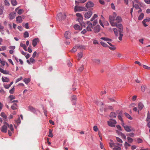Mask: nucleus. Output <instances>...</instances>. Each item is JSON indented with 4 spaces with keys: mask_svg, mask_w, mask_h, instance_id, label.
Here are the masks:
<instances>
[{
    "mask_svg": "<svg viewBox=\"0 0 150 150\" xmlns=\"http://www.w3.org/2000/svg\"><path fill=\"white\" fill-rule=\"evenodd\" d=\"M117 16V14L115 12H113L112 15L109 16V22L111 25L113 27H114L115 25V22L114 21L115 20L116 17Z\"/></svg>",
    "mask_w": 150,
    "mask_h": 150,
    "instance_id": "f257e3e1",
    "label": "nucleus"
},
{
    "mask_svg": "<svg viewBox=\"0 0 150 150\" xmlns=\"http://www.w3.org/2000/svg\"><path fill=\"white\" fill-rule=\"evenodd\" d=\"M144 107V104L142 102H139L138 104V108L136 107H134L133 108L134 112H139L142 110Z\"/></svg>",
    "mask_w": 150,
    "mask_h": 150,
    "instance_id": "f03ea898",
    "label": "nucleus"
},
{
    "mask_svg": "<svg viewBox=\"0 0 150 150\" xmlns=\"http://www.w3.org/2000/svg\"><path fill=\"white\" fill-rule=\"evenodd\" d=\"M86 11H87V9L84 7L77 6H76L74 7V11L75 12Z\"/></svg>",
    "mask_w": 150,
    "mask_h": 150,
    "instance_id": "7ed1b4c3",
    "label": "nucleus"
},
{
    "mask_svg": "<svg viewBox=\"0 0 150 150\" xmlns=\"http://www.w3.org/2000/svg\"><path fill=\"white\" fill-rule=\"evenodd\" d=\"M66 16L65 14H64V15L62 13H60L57 14V19L61 21L64 19L66 18Z\"/></svg>",
    "mask_w": 150,
    "mask_h": 150,
    "instance_id": "20e7f679",
    "label": "nucleus"
},
{
    "mask_svg": "<svg viewBox=\"0 0 150 150\" xmlns=\"http://www.w3.org/2000/svg\"><path fill=\"white\" fill-rule=\"evenodd\" d=\"M116 24L114 26H116L119 29V32L120 33H122L123 31V27L121 24L120 23L117 24L116 23Z\"/></svg>",
    "mask_w": 150,
    "mask_h": 150,
    "instance_id": "39448f33",
    "label": "nucleus"
},
{
    "mask_svg": "<svg viewBox=\"0 0 150 150\" xmlns=\"http://www.w3.org/2000/svg\"><path fill=\"white\" fill-rule=\"evenodd\" d=\"M117 122L115 120H112L108 121V125L111 127H114Z\"/></svg>",
    "mask_w": 150,
    "mask_h": 150,
    "instance_id": "423d86ee",
    "label": "nucleus"
},
{
    "mask_svg": "<svg viewBox=\"0 0 150 150\" xmlns=\"http://www.w3.org/2000/svg\"><path fill=\"white\" fill-rule=\"evenodd\" d=\"M94 4L91 1H89L86 4V7L87 8H90L94 6Z\"/></svg>",
    "mask_w": 150,
    "mask_h": 150,
    "instance_id": "0eeeda50",
    "label": "nucleus"
},
{
    "mask_svg": "<svg viewBox=\"0 0 150 150\" xmlns=\"http://www.w3.org/2000/svg\"><path fill=\"white\" fill-rule=\"evenodd\" d=\"M92 14L93 13L91 11H88L85 14V17L86 18H89L91 16Z\"/></svg>",
    "mask_w": 150,
    "mask_h": 150,
    "instance_id": "6e6552de",
    "label": "nucleus"
},
{
    "mask_svg": "<svg viewBox=\"0 0 150 150\" xmlns=\"http://www.w3.org/2000/svg\"><path fill=\"white\" fill-rule=\"evenodd\" d=\"M113 110L114 109L110 105L104 108V111L105 112L112 111H113Z\"/></svg>",
    "mask_w": 150,
    "mask_h": 150,
    "instance_id": "1a4fd4ad",
    "label": "nucleus"
},
{
    "mask_svg": "<svg viewBox=\"0 0 150 150\" xmlns=\"http://www.w3.org/2000/svg\"><path fill=\"white\" fill-rule=\"evenodd\" d=\"M8 127V126H7L6 125H3L1 128V131L3 132L6 133L7 131V127Z\"/></svg>",
    "mask_w": 150,
    "mask_h": 150,
    "instance_id": "9d476101",
    "label": "nucleus"
},
{
    "mask_svg": "<svg viewBox=\"0 0 150 150\" xmlns=\"http://www.w3.org/2000/svg\"><path fill=\"white\" fill-rule=\"evenodd\" d=\"M16 16V12H13L9 14V18L10 19H13Z\"/></svg>",
    "mask_w": 150,
    "mask_h": 150,
    "instance_id": "9b49d317",
    "label": "nucleus"
},
{
    "mask_svg": "<svg viewBox=\"0 0 150 150\" xmlns=\"http://www.w3.org/2000/svg\"><path fill=\"white\" fill-rule=\"evenodd\" d=\"M38 38H36L33 40L32 45L33 47H35L37 45L38 42L39 41Z\"/></svg>",
    "mask_w": 150,
    "mask_h": 150,
    "instance_id": "f8f14e48",
    "label": "nucleus"
},
{
    "mask_svg": "<svg viewBox=\"0 0 150 150\" xmlns=\"http://www.w3.org/2000/svg\"><path fill=\"white\" fill-rule=\"evenodd\" d=\"M71 33L69 31L66 32L64 34V36L66 39H69L71 37Z\"/></svg>",
    "mask_w": 150,
    "mask_h": 150,
    "instance_id": "ddd939ff",
    "label": "nucleus"
},
{
    "mask_svg": "<svg viewBox=\"0 0 150 150\" xmlns=\"http://www.w3.org/2000/svg\"><path fill=\"white\" fill-rule=\"evenodd\" d=\"M0 71L4 74H10V72L9 71L4 70L1 67H0Z\"/></svg>",
    "mask_w": 150,
    "mask_h": 150,
    "instance_id": "4468645a",
    "label": "nucleus"
},
{
    "mask_svg": "<svg viewBox=\"0 0 150 150\" xmlns=\"http://www.w3.org/2000/svg\"><path fill=\"white\" fill-rule=\"evenodd\" d=\"M117 144L119 146H115L113 149V150H121V148L120 147V146H122V144L119 143H117Z\"/></svg>",
    "mask_w": 150,
    "mask_h": 150,
    "instance_id": "2eb2a0df",
    "label": "nucleus"
},
{
    "mask_svg": "<svg viewBox=\"0 0 150 150\" xmlns=\"http://www.w3.org/2000/svg\"><path fill=\"white\" fill-rule=\"evenodd\" d=\"M116 131L117 133H118V134L119 135H120L123 139H126V136L124 134L122 133L121 132H120L118 130H116Z\"/></svg>",
    "mask_w": 150,
    "mask_h": 150,
    "instance_id": "dca6fc26",
    "label": "nucleus"
},
{
    "mask_svg": "<svg viewBox=\"0 0 150 150\" xmlns=\"http://www.w3.org/2000/svg\"><path fill=\"white\" fill-rule=\"evenodd\" d=\"M100 28L99 25H97L94 28V31L95 33H98L99 32Z\"/></svg>",
    "mask_w": 150,
    "mask_h": 150,
    "instance_id": "f3484780",
    "label": "nucleus"
},
{
    "mask_svg": "<svg viewBox=\"0 0 150 150\" xmlns=\"http://www.w3.org/2000/svg\"><path fill=\"white\" fill-rule=\"evenodd\" d=\"M28 109L31 112H36L38 111L37 110H36L34 108L31 106H29L28 107Z\"/></svg>",
    "mask_w": 150,
    "mask_h": 150,
    "instance_id": "a211bd4d",
    "label": "nucleus"
},
{
    "mask_svg": "<svg viewBox=\"0 0 150 150\" xmlns=\"http://www.w3.org/2000/svg\"><path fill=\"white\" fill-rule=\"evenodd\" d=\"M22 18L21 16H18L16 18V21L19 23H21L23 21Z\"/></svg>",
    "mask_w": 150,
    "mask_h": 150,
    "instance_id": "6ab92c4d",
    "label": "nucleus"
},
{
    "mask_svg": "<svg viewBox=\"0 0 150 150\" xmlns=\"http://www.w3.org/2000/svg\"><path fill=\"white\" fill-rule=\"evenodd\" d=\"M2 81L4 82H8L9 81V79L7 77H2L1 78Z\"/></svg>",
    "mask_w": 150,
    "mask_h": 150,
    "instance_id": "aec40b11",
    "label": "nucleus"
},
{
    "mask_svg": "<svg viewBox=\"0 0 150 150\" xmlns=\"http://www.w3.org/2000/svg\"><path fill=\"white\" fill-rule=\"evenodd\" d=\"M115 20L117 23H120L122 21V19L120 16H118L115 18Z\"/></svg>",
    "mask_w": 150,
    "mask_h": 150,
    "instance_id": "412c9836",
    "label": "nucleus"
},
{
    "mask_svg": "<svg viewBox=\"0 0 150 150\" xmlns=\"http://www.w3.org/2000/svg\"><path fill=\"white\" fill-rule=\"evenodd\" d=\"M74 27L75 30H81L82 29V28L78 25L75 24L74 25Z\"/></svg>",
    "mask_w": 150,
    "mask_h": 150,
    "instance_id": "4be33fe9",
    "label": "nucleus"
},
{
    "mask_svg": "<svg viewBox=\"0 0 150 150\" xmlns=\"http://www.w3.org/2000/svg\"><path fill=\"white\" fill-rule=\"evenodd\" d=\"M108 43L111 46V47L108 46V47L111 50H114L116 49V48L114 46L112 45L109 42H108Z\"/></svg>",
    "mask_w": 150,
    "mask_h": 150,
    "instance_id": "5701e85b",
    "label": "nucleus"
},
{
    "mask_svg": "<svg viewBox=\"0 0 150 150\" xmlns=\"http://www.w3.org/2000/svg\"><path fill=\"white\" fill-rule=\"evenodd\" d=\"M124 128L127 132H130L131 131L130 127L126 125L124 126Z\"/></svg>",
    "mask_w": 150,
    "mask_h": 150,
    "instance_id": "b1692460",
    "label": "nucleus"
},
{
    "mask_svg": "<svg viewBox=\"0 0 150 150\" xmlns=\"http://www.w3.org/2000/svg\"><path fill=\"white\" fill-rule=\"evenodd\" d=\"M76 96H73L71 97V100L73 101V104L75 105L76 101Z\"/></svg>",
    "mask_w": 150,
    "mask_h": 150,
    "instance_id": "393cba45",
    "label": "nucleus"
},
{
    "mask_svg": "<svg viewBox=\"0 0 150 150\" xmlns=\"http://www.w3.org/2000/svg\"><path fill=\"white\" fill-rule=\"evenodd\" d=\"M30 80L29 78H25L23 79V81L26 84H28L30 81Z\"/></svg>",
    "mask_w": 150,
    "mask_h": 150,
    "instance_id": "a878e982",
    "label": "nucleus"
},
{
    "mask_svg": "<svg viewBox=\"0 0 150 150\" xmlns=\"http://www.w3.org/2000/svg\"><path fill=\"white\" fill-rule=\"evenodd\" d=\"M83 55V54L81 52H80L78 54V60H79L82 57Z\"/></svg>",
    "mask_w": 150,
    "mask_h": 150,
    "instance_id": "bb28decb",
    "label": "nucleus"
},
{
    "mask_svg": "<svg viewBox=\"0 0 150 150\" xmlns=\"http://www.w3.org/2000/svg\"><path fill=\"white\" fill-rule=\"evenodd\" d=\"M138 4L137 3L135 4V3H133V8L134 7L136 9H138L140 7Z\"/></svg>",
    "mask_w": 150,
    "mask_h": 150,
    "instance_id": "cd10ccee",
    "label": "nucleus"
},
{
    "mask_svg": "<svg viewBox=\"0 0 150 150\" xmlns=\"http://www.w3.org/2000/svg\"><path fill=\"white\" fill-rule=\"evenodd\" d=\"M20 46L23 47V49L25 51H27V47L25 44H23L22 43H21Z\"/></svg>",
    "mask_w": 150,
    "mask_h": 150,
    "instance_id": "c85d7f7f",
    "label": "nucleus"
},
{
    "mask_svg": "<svg viewBox=\"0 0 150 150\" xmlns=\"http://www.w3.org/2000/svg\"><path fill=\"white\" fill-rule=\"evenodd\" d=\"M11 2L12 5L13 6H15L17 4V2L16 0H11Z\"/></svg>",
    "mask_w": 150,
    "mask_h": 150,
    "instance_id": "c756f323",
    "label": "nucleus"
},
{
    "mask_svg": "<svg viewBox=\"0 0 150 150\" xmlns=\"http://www.w3.org/2000/svg\"><path fill=\"white\" fill-rule=\"evenodd\" d=\"M8 98L10 100L9 101H12V100L15 98V97L13 95H11L8 96Z\"/></svg>",
    "mask_w": 150,
    "mask_h": 150,
    "instance_id": "7c9ffc66",
    "label": "nucleus"
},
{
    "mask_svg": "<svg viewBox=\"0 0 150 150\" xmlns=\"http://www.w3.org/2000/svg\"><path fill=\"white\" fill-rule=\"evenodd\" d=\"M78 48V47L77 46H75L73 47V49L71 50V52H75L76 51L77 48Z\"/></svg>",
    "mask_w": 150,
    "mask_h": 150,
    "instance_id": "2f4dec72",
    "label": "nucleus"
},
{
    "mask_svg": "<svg viewBox=\"0 0 150 150\" xmlns=\"http://www.w3.org/2000/svg\"><path fill=\"white\" fill-rule=\"evenodd\" d=\"M17 105L16 103H14L12 106H11V108L13 110H15L17 108Z\"/></svg>",
    "mask_w": 150,
    "mask_h": 150,
    "instance_id": "473e14b6",
    "label": "nucleus"
},
{
    "mask_svg": "<svg viewBox=\"0 0 150 150\" xmlns=\"http://www.w3.org/2000/svg\"><path fill=\"white\" fill-rule=\"evenodd\" d=\"M116 116L115 113H110V117L111 118H115Z\"/></svg>",
    "mask_w": 150,
    "mask_h": 150,
    "instance_id": "72a5a7b5",
    "label": "nucleus"
},
{
    "mask_svg": "<svg viewBox=\"0 0 150 150\" xmlns=\"http://www.w3.org/2000/svg\"><path fill=\"white\" fill-rule=\"evenodd\" d=\"M100 39L102 40L106 41H111V39H110L109 38L105 37H102L100 38Z\"/></svg>",
    "mask_w": 150,
    "mask_h": 150,
    "instance_id": "f704fd0d",
    "label": "nucleus"
},
{
    "mask_svg": "<svg viewBox=\"0 0 150 150\" xmlns=\"http://www.w3.org/2000/svg\"><path fill=\"white\" fill-rule=\"evenodd\" d=\"M15 122L17 123V125H18L20 124L21 122V121L19 117L18 118L17 120H15Z\"/></svg>",
    "mask_w": 150,
    "mask_h": 150,
    "instance_id": "c9c22d12",
    "label": "nucleus"
},
{
    "mask_svg": "<svg viewBox=\"0 0 150 150\" xmlns=\"http://www.w3.org/2000/svg\"><path fill=\"white\" fill-rule=\"evenodd\" d=\"M125 115L126 116L127 118H129L130 120H132V117L130 115H129L128 113H125Z\"/></svg>",
    "mask_w": 150,
    "mask_h": 150,
    "instance_id": "e433bc0d",
    "label": "nucleus"
},
{
    "mask_svg": "<svg viewBox=\"0 0 150 150\" xmlns=\"http://www.w3.org/2000/svg\"><path fill=\"white\" fill-rule=\"evenodd\" d=\"M144 16V14L143 13H141L138 17V19L139 20H142Z\"/></svg>",
    "mask_w": 150,
    "mask_h": 150,
    "instance_id": "4c0bfd02",
    "label": "nucleus"
},
{
    "mask_svg": "<svg viewBox=\"0 0 150 150\" xmlns=\"http://www.w3.org/2000/svg\"><path fill=\"white\" fill-rule=\"evenodd\" d=\"M29 35L28 32L26 31L24 33V37L25 38H28L29 37Z\"/></svg>",
    "mask_w": 150,
    "mask_h": 150,
    "instance_id": "58836bf2",
    "label": "nucleus"
},
{
    "mask_svg": "<svg viewBox=\"0 0 150 150\" xmlns=\"http://www.w3.org/2000/svg\"><path fill=\"white\" fill-rule=\"evenodd\" d=\"M52 131L50 129H49V134L48 135V136L50 137H52L53 136V135L52 133Z\"/></svg>",
    "mask_w": 150,
    "mask_h": 150,
    "instance_id": "ea45409f",
    "label": "nucleus"
},
{
    "mask_svg": "<svg viewBox=\"0 0 150 150\" xmlns=\"http://www.w3.org/2000/svg\"><path fill=\"white\" fill-rule=\"evenodd\" d=\"M146 89V86L145 85H143L142 86L141 89L142 92H144Z\"/></svg>",
    "mask_w": 150,
    "mask_h": 150,
    "instance_id": "a19ab883",
    "label": "nucleus"
},
{
    "mask_svg": "<svg viewBox=\"0 0 150 150\" xmlns=\"http://www.w3.org/2000/svg\"><path fill=\"white\" fill-rule=\"evenodd\" d=\"M113 30L116 36H117L118 35V32L117 29L115 28H113Z\"/></svg>",
    "mask_w": 150,
    "mask_h": 150,
    "instance_id": "79ce46f5",
    "label": "nucleus"
},
{
    "mask_svg": "<svg viewBox=\"0 0 150 150\" xmlns=\"http://www.w3.org/2000/svg\"><path fill=\"white\" fill-rule=\"evenodd\" d=\"M24 12V10L23 9H20L18 10V11H17V13L19 15H21Z\"/></svg>",
    "mask_w": 150,
    "mask_h": 150,
    "instance_id": "37998d69",
    "label": "nucleus"
},
{
    "mask_svg": "<svg viewBox=\"0 0 150 150\" xmlns=\"http://www.w3.org/2000/svg\"><path fill=\"white\" fill-rule=\"evenodd\" d=\"M123 36V34H122V33H120L119 36L118 37L119 40L121 41L122 40V38Z\"/></svg>",
    "mask_w": 150,
    "mask_h": 150,
    "instance_id": "c03bdc74",
    "label": "nucleus"
},
{
    "mask_svg": "<svg viewBox=\"0 0 150 150\" xmlns=\"http://www.w3.org/2000/svg\"><path fill=\"white\" fill-rule=\"evenodd\" d=\"M100 44H101L104 47H108V45L105 43L104 42H100Z\"/></svg>",
    "mask_w": 150,
    "mask_h": 150,
    "instance_id": "a18cd8bd",
    "label": "nucleus"
},
{
    "mask_svg": "<svg viewBox=\"0 0 150 150\" xmlns=\"http://www.w3.org/2000/svg\"><path fill=\"white\" fill-rule=\"evenodd\" d=\"M146 121L148 122H150V115L149 113H148Z\"/></svg>",
    "mask_w": 150,
    "mask_h": 150,
    "instance_id": "49530a36",
    "label": "nucleus"
},
{
    "mask_svg": "<svg viewBox=\"0 0 150 150\" xmlns=\"http://www.w3.org/2000/svg\"><path fill=\"white\" fill-rule=\"evenodd\" d=\"M87 24L88 25V26L90 27H92L93 26V24L90 21H88L87 22Z\"/></svg>",
    "mask_w": 150,
    "mask_h": 150,
    "instance_id": "de8ad7c7",
    "label": "nucleus"
},
{
    "mask_svg": "<svg viewBox=\"0 0 150 150\" xmlns=\"http://www.w3.org/2000/svg\"><path fill=\"white\" fill-rule=\"evenodd\" d=\"M1 116L4 119H6L7 118V116L5 113H1Z\"/></svg>",
    "mask_w": 150,
    "mask_h": 150,
    "instance_id": "09e8293b",
    "label": "nucleus"
},
{
    "mask_svg": "<svg viewBox=\"0 0 150 150\" xmlns=\"http://www.w3.org/2000/svg\"><path fill=\"white\" fill-rule=\"evenodd\" d=\"M4 3L5 5L8 6L10 5L9 2L6 0H4Z\"/></svg>",
    "mask_w": 150,
    "mask_h": 150,
    "instance_id": "8fccbe9b",
    "label": "nucleus"
},
{
    "mask_svg": "<svg viewBox=\"0 0 150 150\" xmlns=\"http://www.w3.org/2000/svg\"><path fill=\"white\" fill-rule=\"evenodd\" d=\"M93 28V27H91L89 26H87L86 28V29L88 31H92V29Z\"/></svg>",
    "mask_w": 150,
    "mask_h": 150,
    "instance_id": "3c124183",
    "label": "nucleus"
},
{
    "mask_svg": "<svg viewBox=\"0 0 150 150\" xmlns=\"http://www.w3.org/2000/svg\"><path fill=\"white\" fill-rule=\"evenodd\" d=\"M116 139L118 142H119L120 143H122V141L120 138H119L118 137H116Z\"/></svg>",
    "mask_w": 150,
    "mask_h": 150,
    "instance_id": "603ef678",
    "label": "nucleus"
},
{
    "mask_svg": "<svg viewBox=\"0 0 150 150\" xmlns=\"http://www.w3.org/2000/svg\"><path fill=\"white\" fill-rule=\"evenodd\" d=\"M76 16L77 17L79 18H82V17H83L81 14L79 13H76Z\"/></svg>",
    "mask_w": 150,
    "mask_h": 150,
    "instance_id": "864d4df0",
    "label": "nucleus"
},
{
    "mask_svg": "<svg viewBox=\"0 0 150 150\" xmlns=\"http://www.w3.org/2000/svg\"><path fill=\"white\" fill-rule=\"evenodd\" d=\"M143 67L145 69H146L148 70H150V67H149L146 65H144L143 66Z\"/></svg>",
    "mask_w": 150,
    "mask_h": 150,
    "instance_id": "5fc2aeb1",
    "label": "nucleus"
},
{
    "mask_svg": "<svg viewBox=\"0 0 150 150\" xmlns=\"http://www.w3.org/2000/svg\"><path fill=\"white\" fill-rule=\"evenodd\" d=\"M128 141L129 142L132 143L133 142V139L129 137H128L127 138Z\"/></svg>",
    "mask_w": 150,
    "mask_h": 150,
    "instance_id": "6e6d98bb",
    "label": "nucleus"
},
{
    "mask_svg": "<svg viewBox=\"0 0 150 150\" xmlns=\"http://www.w3.org/2000/svg\"><path fill=\"white\" fill-rule=\"evenodd\" d=\"M14 88L13 87L9 91V92L11 94H13L14 93Z\"/></svg>",
    "mask_w": 150,
    "mask_h": 150,
    "instance_id": "4d7b16f0",
    "label": "nucleus"
},
{
    "mask_svg": "<svg viewBox=\"0 0 150 150\" xmlns=\"http://www.w3.org/2000/svg\"><path fill=\"white\" fill-rule=\"evenodd\" d=\"M4 27L0 25V31L2 33L4 31L3 29Z\"/></svg>",
    "mask_w": 150,
    "mask_h": 150,
    "instance_id": "13d9d810",
    "label": "nucleus"
},
{
    "mask_svg": "<svg viewBox=\"0 0 150 150\" xmlns=\"http://www.w3.org/2000/svg\"><path fill=\"white\" fill-rule=\"evenodd\" d=\"M78 1V3H83L86 1V0H77Z\"/></svg>",
    "mask_w": 150,
    "mask_h": 150,
    "instance_id": "bf43d9fd",
    "label": "nucleus"
},
{
    "mask_svg": "<svg viewBox=\"0 0 150 150\" xmlns=\"http://www.w3.org/2000/svg\"><path fill=\"white\" fill-rule=\"evenodd\" d=\"M110 147L111 148H112L113 146H114L115 143H109Z\"/></svg>",
    "mask_w": 150,
    "mask_h": 150,
    "instance_id": "052dcab7",
    "label": "nucleus"
},
{
    "mask_svg": "<svg viewBox=\"0 0 150 150\" xmlns=\"http://www.w3.org/2000/svg\"><path fill=\"white\" fill-rule=\"evenodd\" d=\"M109 99L111 102H116L117 103V102L115 101V100L113 98H109Z\"/></svg>",
    "mask_w": 150,
    "mask_h": 150,
    "instance_id": "680f3d73",
    "label": "nucleus"
},
{
    "mask_svg": "<svg viewBox=\"0 0 150 150\" xmlns=\"http://www.w3.org/2000/svg\"><path fill=\"white\" fill-rule=\"evenodd\" d=\"M9 128L10 129V130L11 131H13V125L12 124H11L10 125H9Z\"/></svg>",
    "mask_w": 150,
    "mask_h": 150,
    "instance_id": "e2e57ef3",
    "label": "nucleus"
},
{
    "mask_svg": "<svg viewBox=\"0 0 150 150\" xmlns=\"http://www.w3.org/2000/svg\"><path fill=\"white\" fill-rule=\"evenodd\" d=\"M97 23H98L97 20H94V21H93V23H92L93 25V26H95L97 24Z\"/></svg>",
    "mask_w": 150,
    "mask_h": 150,
    "instance_id": "0e129e2a",
    "label": "nucleus"
},
{
    "mask_svg": "<svg viewBox=\"0 0 150 150\" xmlns=\"http://www.w3.org/2000/svg\"><path fill=\"white\" fill-rule=\"evenodd\" d=\"M22 79H23V78L22 77H21L20 78L17 79L16 80V83L18 82L19 81L21 80Z\"/></svg>",
    "mask_w": 150,
    "mask_h": 150,
    "instance_id": "69168bd1",
    "label": "nucleus"
},
{
    "mask_svg": "<svg viewBox=\"0 0 150 150\" xmlns=\"http://www.w3.org/2000/svg\"><path fill=\"white\" fill-rule=\"evenodd\" d=\"M83 66L82 65L79 69V70L80 72H81L83 71Z\"/></svg>",
    "mask_w": 150,
    "mask_h": 150,
    "instance_id": "338daca9",
    "label": "nucleus"
},
{
    "mask_svg": "<svg viewBox=\"0 0 150 150\" xmlns=\"http://www.w3.org/2000/svg\"><path fill=\"white\" fill-rule=\"evenodd\" d=\"M93 129L95 131L97 132L98 130V128L96 126H94L93 127Z\"/></svg>",
    "mask_w": 150,
    "mask_h": 150,
    "instance_id": "774afa93",
    "label": "nucleus"
}]
</instances>
